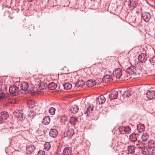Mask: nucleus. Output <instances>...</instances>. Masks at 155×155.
I'll use <instances>...</instances> for the list:
<instances>
[{"label": "nucleus", "instance_id": "a18cd8bd", "mask_svg": "<svg viewBox=\"0 0 155 155\" xmlns=\"http://www.w3.org/2000/svg\"><path fill=\"white\" fill-rule=\"evenodd\" d=\"M126 95L127 97H128L131 95L130 91V90L127 91L126 92Z\"/></svg>", "mask_w": 155, "mask_h": 155}, {"label": "nucleus", "instance_id": "4c0bfd02", "mask_svg": "<svg viewBox=\"0 0 155 155\" xmlns=\"http://www.w3.org/2000/svg\"><path fill=\"white\" fill-rule=\"evenodd\" d=\"M55 111V109L53 107H51L49 110L48 112L51 115H54V114Z\"/></svg>", "mask_w": 155, "mask_h": 155}, {"label": "nucleus", "instance_id": "680f3d73", "mask_svg": "<svg viewBox=\"0 0 155 155\" xmlns=\"http://www.w3.org/2000/svg\"><path fill=\"white\" fill-rule=\"evenodd\" d=\"M119 149H120V148H119V149H118V150H119Z\"/></svg>", "mask_w": 155, "mask_h": 155}, {"label": "nucleus", "instance_id": "37998d69", "mask_svg": "<svg viewBox=\"0 0 155 155\" xmlns=\"http://www.w3.org/2000/svg\"><path fill=\"white\" fill-rule=\"evenodd\" d=\"M29 115L31 117H33L35 115V112L34 111H31L29 112Z\"/></svg>", "mask_w": 155, "mask_h": 155}, {"label": "nucleus", "instance_id": "79ce46f5", "mask_svg": "<svg viewBox=\"0 0 155 155\" xmlns=\"http://www.w3.org/2000/svg\"><path fill=\"white\" fill-rule=\"evenodd\" d=\"M150 62L151 64L153 63H154L155 62V57H152L150 59Z\"/></svg>", "mask_w": 155, "mask_h": 155}, {"label": "nucleus", "instance_id": "4d7b16f0", "mask_svg": "<svg viewBox=\"0 0 155 155\" xmlns=\"http://www.w3.org/2000/svg\"><path fill=\"white\" fill-rule=\"evenodd\" d=\"M50 76H53V77H54V76H54V75H50Z\"/></svg>", "mask_w": 155, "mask_h": 155}, {"label": "nucleus", "instance_id": "e2e57ef3", "mask_svg": "<svg viewBox=\"0 0 155 155\" xmlns=\"http://www.w3.org/2000/svg\"><path fill=\"white\" fill-rule=\"evenodd\" d=\"M119 149H120V148H119V149H118V150H119Z\"/></svg>", "mask_w": 155, "mask_h": 155}, {"label": "nucleus", "instance_id": "aec40b11", "mask_svg": "<svg viewBox=\"0 0 155 155\" xmlns=\"http://www.w3.org/2000/svg\"><path fill=\"white\" fill-rule=\"evenodd\" d=\"M85 82L83 80H78L75 84V86L77 88L82 86L84 84Z\"/></svg>", "mask_w": 155, "mask_h": 155}, {"label": "nucleus", "instance_id": "864d4df0", "mask_svg": "<svg viewBox=\"0 0 155 155\" xmlns=\"http://www.w3.org/2000/svg\"><path fill=\"white\" fill-rule=\"evenodd\" d=\"M55 77H59V75H58V74H55Z\"/></svg>", "mask_w": 155, "mask_h": 155}, {"label": "nucleus", "instance_id": "8fccbe9b", "mask_svg": "<svg viewBox=\"0 0 155 155\" xmlns=\"http://www.w3.org/2000/svg\"><path fill=\"white\" fill-rule=\"evenodd\" d=\"M64 75H65V74H61V75H60V76H61V77H65V76H64Z\"/></svg>", "mask_w": 155, "mask_h": 155}, {"label": "nucleus", "instance_id": "de8ad7c7", "mask_svg": "<svg viewBox=\"0 0 155 155\" xmlns=\"http://www.w3.org/2000/svg\"><path fill=\"white\" fill-rule=\"evenodd\" d=\"M152 155H155V148L153 149L151 152Z\"/></svg>", "mask_w": 155, "mask_h": 155}, {"label": "nucleus", "instance_id": "6e6d98bb", "mask_svg": "<svg viewBox=\"0 0 155 155\" xmlns=\"http://www.w3.org/2000/svg\"><path fill=\"white\" fill-rule=\"evenodd\" d=\"M152 65H153V66L155 67V62H154V63H153Z\"/></svg>", "mask_w": 155, "mask_h": 155}, {"label": "nucleus", "instance_id": "09e8293b", "mask_svg": "<svg viewBox=\"0 0 155 155\" xmlns=\"http://www.w3.org/2000/svg\"><path fill=\"white\" fill-rule=\"evenodd\" d=\"M2 125H3L2 124H0V130H2L3 129L5 128L4 127H2Z\"/></svg>", "mask_w": 155, "mask_h": 155}, {"label": "nucleus", "instance_id": "e433bc0d", "mask_svg": "<svg viewBox=\"0 0 155 155\" xmlns=\"http://www.w3.org/2000/svg\"><path fill=\"white\" fill-rule=\"evenodd\" d=\"M142 153L143 155H149L150 153L147 148L142 149Z\"/></svg>", "mask_w": 155, "mask_h": 155}, {"label": "nucleus", "instance_id": "f3484780", "mask_svg": "<svg viewBox=\"0 0 155 155\" xmlns=\"http://www.w3.org/2000/svg\"><path fill=\"white\" fill-rule=\"evenodd\" d=\"M86 83L88 87H91L96 84V81L95 80L90 79L88 80L87 81Z\"/></svg>", "mask_w": 155, "mask_h": 155}, {"label": "nucleus", "instance_id": "ddd939ff", "mask_svg": "<svg viewBox=\"0 0 155 155\" xmlns=\"http://www.w3.org/2000/svg\"><path fill=\"white\" fill-rule=\"evenodd\" d=\"M22 112V110H17L14 112V114L17 118L22 119L23 117Z\"/></svg>", "mask_w": 155, "mask_h": 155}, {"label": "nucleus", "instance_id": "4be33fe9", "mask_svg": "<svg viewBox=\"0 0 155 155\" xmlns=\"http://www.w3.org/2000/svg\"><path fill=\"white\" fill-rule=\"evenodd\" d=\"M74 134V132L72 128L68 130L66 133V136L69 138L71 137Z\"/></svg>", "mask_w": 155, "mask_h": 155}, {"label": "nucleus", "instance_id": "4468645a", "mask_svg": "<svg viewBox=\"0 0 155 155\" xmlns=\"http://www.w3.org/2000/svg\"><path fill=\"white\" fill-rule=\"evenodd\" d=\"M138 59L141 63L144 62L147 60L146 55L143 53L141 54L139 56Z\"/></svg>", "mask_w": 155, "mask_h": 155}, {"label": "nucleus", "instance_id": "423d86ee", "mask_svg": "<svg viewBox=\"0 0 155 155\" xmlns=\"http://www.w3.org/2000/svg\"><path fill=\"white\" fill-rule=\"evenodd\" d=\"M35 149V147L32 145H28L26 146V153L27 154H30L34 152Z\"/></svg>", "mask_w": 155, "mask_h": 155}, {"label": "nucleus", "instance_id": "9b49d317", "mask_svg": "<svg viewBox=\"0 0 155 155\" xmlns=\"http://www.w3.org/2000/svg\"><path fill=\"white\" fill-rule=\"evenodd\" d=\"M58 134V131L57 129H53L50 130L49 135L51 137L55 138L57 136Z\"/></svg>", "mask_w": 155, "mask_h": 155}, {"label": "nucleus", "instance_id": "dca6fc26", "mask_svg": "<svg viewBox=\"0 0 155 155\" xmlns=\"http://www.w3.org/2000/svg\"><path fill=\"white\" fill-rule=\"evenodd\" d=\"M79 110L78 106L77 105H74L71 106L70 108V110L72 113L76 114Z\"/></svg>", "mask_w": 155, "mask_h": 155}, {"label": "nucleus", "instance_id": "a878e982", "mask_svg": "<svg viewBox=\"0 0 155 155\" xmlns=\"http://www.w3.org/2000/svg\"><path fill=\"white\" fill-rule=\"evenodd\" d=\"M129 139L132 142H135L137 140V134H132L129 136Z\"/></svg>", "mask_w": 155, "mask_h": 155}, {"label": "nucleus", "instance_id": "c9c22d12", "mask_svg": "<svg viewBox=\"0 0 155 155\" xmlns=\"http://www.w3.org/2000/svg\"><path fill=\"white\" fill-rule=\"evenodd\" d=\"M101 80V78H99ZM103 83H106L113 80V78H102Z\"/></svg>", "mask_w": 155, "mask_h": 155}, {"label": "nucleus", "instance_id": "f257e3e1", "mask_svg": "<svg viewBox=\"0 0 155 155\" xmlns=\"http://www.w3.org/2000/svg\"><path fill=\"white\" fill-rule=\"evenodd\" d=\"M61 147L58 148L55 155H70L71 153V148L69 147H67L62 149Z\"/></svg>", "mask_w": 155, "mask_h": 155}, {"label": "nucleus", "instance_id": "49530a36", "mask_svg": "<svg viewBox=\"0 0 155 155\" xmlns=\"http://www.w3.org/2000/svg\"><path fill=\"white\" fill-rule=\"evenodd\" d=\"M103 78H112V75H111L106 74L103 76Z\"/></svg>", "mask_w": 155, "mask_h": 155}, {"label": "nucleus", "instance_id": "5fc2aeb1", "mask_svg": "<svg viewBox=\"0 0 155 155\" xmlns=\"http://www.w3.org/2000/svg\"><path fill=\"white\" fill-rule=\"evenodd\" d=\"M120 78H116V79L117 80V79H120ZM121 80H123L122 79H123V78H121Z\"/></svg>", "mask_w": 155, "mask_h": 155}, {"label": "nucleus", "instance_id": "b1692460", "mask_svg": "<svg viewBox=\"0 0 155 155\" xmlns=\"http://www.w3.org/2000/svg\"><path fill=\"white\" fill-rule=\"evenodd\" d=\"M40 83L38 84V87L40 90H42L45 89L47 87V86L45 85V84L43 81H41L40 80Z\"/></svg>", "mask_w": 155, "mask_h": 155}, {"label": "nucleus", "instance_id": "7ed1b4c3", "mask_svg": "<svg viewBox=\"0 0 155 155\" xmlns=\"http://www.w3.org/2000/svg\"><path fill=\"white\" fill-rule=\"evenodd\" d=\"M21 87V89L24 91V94H26L29 92L30 91L31 92V91L29 89V85L28 83L27 82H24L23 83L21 84L20 86Z\"/></svg>", "mask_w": 155, "mask_h": 155}, {"label": "nucleus", "instance_id": "58836bf2", "mask_svg": "<svg viewBox=\"0 0 155 155\" xmlns=\"http://www.w3.org/2000/svg\"><path fill=\"white\" fill-rule=\"evenodd\" d=\"M7 97V96L2 92L0 94V101H3Z\"/></svg>", "mask_w": 155, "mask_h": 155}, {"label": "nucleus", "instance_id": "052dcab7", "mask_svg": "<svg viewBox=\"0 0 155 155\" xmlns=\"http://www.w3.org/2000/svg\"><path fill=\"white\" fill-rule=\"evenodd\" d=\"M32 94H34L33 93H32Z\"/></svg>", "mask_w": 155, "mask_h": 155}, {"label": "nucleus", "instance_id": "f03ea898", "mask_svg": "<svg viewBox=\"0 0 155 155\" xmlns=\"http://www.w3.org/2000/svg\"><path fill=\"white\" fill-rule=\"evenodd\" d=\"M118 129L120 134H129L131 131L130 127L129 126L120 127Z\"/></svg>", "mask_w": 155, "mask_h": 155}, {"label": "nucleus", "instance_id": "6ab92c4d", "mask_svg": "<svg viewBox=\"0 0 155 155\" xmlns=\"http://www.w3.org/2000/svg\"><path fill=\"white\" fill-rule=\"evenodd\" d=\"M137 129L139 133L143 132L145 129L144 125L142 124H138L137 126Z\"/></svg>", "mask_w": 155, "mask_h": 155}, {"label": "nucleus", "instance_id": "9d476101", "mask_svg": "<svg viewBox=\"0 0 155 155\" xmlns=\"http://www.w3.org/2000/svg\"><path fill=\"white\" fill-rule=\"evenodd\" d=\"M147 97L150 100L155 98V91H148L146 94Z\"/></svg>", "mask_w": 155, "mask_h": 155}, {"label": "nucleus", "instance_id": "a211bd4d", "mask_svg": "<svg viewBox=\"0 0 155 155\" xmlns=\"http://www.w3.org/2000/svg\"><path fill=\"white\" fill-rule=\"evenodd\" d=\"M69 122L71 125L74 126L78 123V120L77 117H71L70 119Z\"/></svg>", "mask_w": 155, "mask_h": 155}, {"label": "nucleus", "instance_id": "412c9836", "mask_svg": "<svg viewBox=\"0 0 155 155\" xmlns=\"http://www.w3.org/2000/svg\"><path fill=\"white\" fill-rule=\"evenodd\" d=\"M27 104L29 108L32 109L35 106V102L33 100H29L28 101Z\"/></svg>", "mask_w": 155, "mask_h": 155}, {"label": "nucleus", "instance_id": "2eb2a0df", "mask_svg": "<svg viewBox=\"0 0 155 155\" xmlns=\"http://www.w3.org/2000/svg\"><path fill=\"white\" fill-rule=\"evenodd\" d=\"M106 101V99L103 95L99 96L97 99V103L99 104H102L104 103Z\"/></svg>", "mask_w": 155, "mask_h": 155}, {"label": "nucleus", "instance_id": "5701e85b", "mask_svg": "<svg viewBox=\"0 0 155 155\" xmlns=\"http://www.w3.org/2000/svg\"><path fill=\"white\" fill-rule=\"evenodd\" d=\"M1 118L3 120L7 119L9 117L8 113L6 111H4L2 112L1 113Z\"/></svg>", "mask_w": 155, "mask_h": 155}, {"label": "nucleus", "instance_id": "c03bdc74", "mask_svg": "<svg viewBox=\"0 0 155 155\" xmlns=\"http://www.w3.org/2000/svg\"><path fill=\"white\" fill-rule=\"evenodd\" d=\"M118 155H129L126 151H123L121 153H120Z\"/></svg>", "mask_w": 155, "mask_h": 155}, {"label": "nucleus", "instance_id": "f704fd0d", "mask_svg": "<svg viewBox=\"0 0 155 155\" xmlns=\"http://www.w3.org/2000/svg\"><path fill=\"white\" fill-rule=\"evenodd\" d=\"M44 147V149L48 151L51 148V144L50 143L46 142L45 143Z\"/></svg>", "mask_w": 155, "mask_h": 155}, {"label": "nucleus", "instance_id": "c85d7f7f", "mask_svg": "<svg viewBox=\"0 0 155 155\" xmlns=\"http://www.w3.org/2000/svg\"><path fill=\"white\" fill-rule=\"evenodd\" d=\"M57 85L54 82H51L48 86V88L51 90H54L57 87Z\"/></svg>", "mask_w": 155, "mask_h": 155}, {"label": "nucleus", "instance_id": "0e129e2a", "mask_svg": "<svg viewBox=\"0 0 155 155\" xmlns=\"http://www.w3.org/2000/svg\"><path fill=\"white\" fill-rule=\"evenodd\" d=\"M0 78H1V77L0 76Z\"/></svg>", "mask_w": 155, "mask_h": 155}, {"label": "nucleus", "instance_id": "cd10ccee", "mask_svg": "<svg viewBox=\"0 0 155 155\" xmlns=\"http://www.w3.org/2000/svg\"><path fill=\"white\" fill-rule=\"evenodd\" d=\"M50 121V119L48 116H45L43 119L42 122L44 124L47 125Z\"/></svg>", "mask_w": 155, "mask_h": 155}, {"label": "nucleus", "instance_id": "ea45409f", "mask_svg": "<svg viewBox=\"0 0 155 155\" xmlns=\"http://www.w3.org/2000/svg\"><path fill=\"white\" fill-rule=\"evenodd\" d=\"M37 155H45V152L43 150H39L38 151Z\"/></svg>", "mask_w": 155, "mask_h": 155}, {"label": "nucleus", "instance_id": "0eeeda50", "mask_svg": "<svg viewBox=\"0 0 155 155\" xmlns=\"http://www.w3.org/2000/svg\"><path fill=\"white\" fill-rule=\"evenodd\" d=\"M122 74V70L119 68L116 69L113 72V75L116 78H121Z\"/></svg>", "mask_w": 155, "mask_h": 155}, {"label": "nucleus", "instance_id": "bb28decb", "mask_svg": "<svg viewBox=\"0 0 155 155\" xmlns=\"http://www.w3.org/2000/svg\"><path fill=\"white\" fill-rule=\"evenodd\" d=\"M94 109L93 106L90 105L87 107L86 111L85 113L86 114H87V116H88V115L92 113Z\"/></svg>", "mask_w": 155, "mask_h": 155}, {"label": "nucleus", "instance_id": "c756f323", "mask_svg": "<svg viewBox=\"0 0 155 155\" xmlns=\"http://www.w3.org/2000/svg\"><path fill=\"white\" fill-rule=\"evenodd\" d=\"M148 148L151 149L155 147V141L151 140L148 142Z\"/></svg>", "mask_w": 155, "mask_h": 155}, {"label": "nucleus", "instance_id": "3c124183", "mask_svg": "<svg viewBox=\"0 0 155 155\" xmlns=\"http://www.w3.org/2000/svg\"><path fill=\"white\" fill-rule=\"evenodd\" d=\"M35 0H27L29 2H33Z\"/></svg>", "mask_w": 155, "mask_h": 155}, {"label": "nucleus", "instance_id": "f8f14e48", "mask_svg": "<svg viewBox=\"0 0 155 155\" xmlns=\"http://www.w3.org/2000/svg\"><path fill=\"white\" fill-rule=\"evenodd\" d=\"M118 96V92L117 91H112L109 94V98L111 100H113L117 98Z\"/></svg>", "mask_w": 155, "mask_h": 155}, {"label": "nucleus", "instance_id": "13d9d810", "mask_svg": "<svg viewBox=\"0 0 155 155\" xmlns=\"http://www.w3.org/2000/svg\"><path fill=\"white\" fill-rule=\"evenodd\" d=\"M121 150V148H120V150Z\"/></svg>", "mask_w": 155, "mask_h": 155}, {"label": "nucleus", "instance_id": "7c9ffc66", "mask_svg": "<svg viewBox=\"0 0 155 155\" xmlns=\"http://www.w3.org/2000/svg\"><path fill=\"white\" fill-rule=\"evenodd\" d=\"M63 86L64 89L66 90H69L71 89L72 86L71 84L69 83H65L64 85Z\"/></svg>", "mask_w": 155, "mask_h": 155}, {"label": "nucleus", "instance_id": "1a4fd4ad", "mask_svg": "<svg viewBox=\"0 0 155 155\" xmlns=\"http://www.w3.org/2000/svg\"><path fill=\"white\" fill-rule=\"evenodd\" d=\"M142 17L145 22H148L151 18L150 14L147 12L143 13L142 14Z\"/></svg>", "mask_w": 155, "mask_h": 155}, {"label": "nucleus", "instance_id": "72a5a7b5", "mask_svg": "<svg viewBox=\"0 0 155 155\" xmlns=\"http://www.w3.org/2000/svg\"><path fill=\"white\" fill-rule=\"evenodd\" d=\"M51 78H41V81H43L44 82L47 86L50 83V82L49 80Z\"/></svg>", "mask_w": 155, "mask_h": 155}, {"label": "nucleus", "instance_id": "473e14b6", "mask_svg": "<svg viewBox=\"0 0 155 155\" xmlns=\"http://www.w3.org/2000/svg\"><path fill=\"white\" fill-rule=\"evenodd\" d=\"M149 138L148 134L146 133L143 134L141 137V138L143 141H146Z\"/></svg>", "mask_w": 155, "mask_h": 155}, {"label": "nucleus", "instance_id": "a19ab883", "mask_svg": "<svg viewBox=\"0 0 155 155\" xmlns=\"http://www.w3.org/2000/svg\"><path fill=\"white\" fill-rule=\"evenodd\" d=\"M8 102L10 104H16V102H17V101H16V100L15 98H13V99H10V100H9Z\"/></svg>", "mask_w": 155, "mask_h": 155}, {"label": "nucleus", "instance_id": "2f4dec72", "mask_svg": "<svg viewBox=\"0 0 155 155\" xmlns=\"http://www.w3.org/2000/svg\"><path fill=\"white\" fill-rule=\"evenodd\" d=\"M68 120V117L65 115L61 116L60 118V121L63 124H64Z\"/></svg>", "mask_w": 155, "mask_h": 155}, {"label": "nucleus", "instance_id": "20e7f679", "mask_svg": "<svg viewBox=\"0 0 155 155\" xmlns=\"http://www.w3.org/2000/svg\"><path fill=\"white\" fill-rule=\"evenodd\" d=\"M138 3L137 0H129L128 5L130 9L132 10L136 8Z\"/></svg>", "mask_w": 155, "mask_h": 155}, {"label": "nucleus", "instance_id": "6e6552de", "mask_svg": "<svg viewBox=\"0 0 155 155\" xmlns=\"http://www.w3.org/2000/svg\"><path fill=\"white\" fill-rule=\"evenodd\" d=\"M135 70L136 69L134 66H131L127 69L126 72V74L127 75L129 74V76L135 74Z\"/></svg>", "mask_w": 155, "mask_h": 155}, {"label": "nucleus", "instance_id": "603ef678", "mask_svg": "<svg viewBox=\"0 0 155 155\" xmlns=\"http://www.w3.org/2000/svg\"><path fill=\"white\" fill-rule=\"evenodd\" d=\"M2 119L0 117V124L2 123Z\"/></svg>", "mask_w": 155, "mask_h": 155}, {"label": "nucleus", "instance_id": "393cba45", "mask_svg": "<svg viewBox=\"0 0 155 155\" xmlns=\"http://www.w3.org/2000/svg\"><path fill=\"white\" fill-rule=\"evenodd\" d=\"M135 147L133 146H130L128 147L127 150L129 153L133 154L135 152Z\"/></svg>", "mask_w": 155, "mask_h": 155}, {"label": "nucleus", "instance_id": "39448f33", "mask_svg": "<svg viewBox=\"0 0 155 155\" xmlns=\"http://www.w3.org/2000/svg\"><path fill=\"white\" fill-rule=\"evenodd\" d=\"M9 91L12 96H16L18 91V88L15 86H11L9 87Z\"/></svg>", "mask_w": 155, "mask_h": 155}, {"label": "nucleus", "instance_id": "bf43d9fd", "mask_svg": "<svg viewBox=\"0 0 155 155\" xmlns=\"http://www.w3.org/2000/svg\"><path fill=\"white\" fill-rule=\"evenodd\" d=\"M118 148V147H117V149H116V150H117V148Z\"/></svg>", "mask_w": 155, "mask_h": 155}]
</instances>
